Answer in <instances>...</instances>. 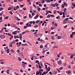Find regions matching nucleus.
<instances>
[{
	"mask_svg": "<svg viewBox=\"0 0 75 75\" xmlns=\"http://www.w3.org/2000/svg\"><path fill=\"white\" fill-rule=\"evenodd\" d=\"M9 13H10V14H11V15H12L13 13L11 11H10L9 12Z\"/></svg>",
	"mask_w": 75,
	"mask_h": 75,
	"instance_id": "nucleus-55",
	"label": "nucleus"
},
{
	"mask_svg": "<svg viewBox=\"0 0 75 75\" xmlns=\"http://www.w3.org/2000/svg\"><path fill=\"white\" fill-rule=\"evenodd\" d=\"M57 39H61L62 38V37H61V36H58L57 37Z\"/></svg>",
	"mask_w": 75,
	"mask_h": 75,
	"instance_id": "nucleus-12",
	"label": "nucleus"
},
{
	"mask_svg": "<svg viewBox=\"0 0 75 75\" xmlns=\"http://www.w3.org/2000/svg\"><path fill=\"white\" fill-rule=\"evenodd\" d=\"M46 2L47 3H48V2H51V1L50 0H47L46 1Z\"/></svg>",
	"mask_w": 75,
	"mask_h": 75,
	"instance_id": "nucleus-42",
	"label": "nucleus"
},
{
	"mask_svg": "<svg viewBox=\"0 0 75 75\" xmlns=\"http://www.w3.org/2000/svg\"><path fill=\"white\" fill-rule=\"evenodd\" d=\"M13 34H17V33H15V32H13L12 33Z\"/></svg>",
	"mask_w": 75,
	"mask_h": 75,
	"instance_id": "nucleus-58",
	"label": "nucleus"
},
{
	"mask_svg": "<svg viewBox=\"0 0 75 75\" xmlns=\"http://www.w3.org/2000/svg\"><path fill=\"white\" fill-rule=\"evenodd\" d=\"M29 16L30 18H31L32 17H32V16H31V14H29Z\"/></svg>",
	"mask_w": 75,
	"mask_h": 75,
	"instance_id": "nucleus-23",
	"label": "nucleus"
},
{
	"mask_svg": "<svg viewBox=\"0 0 75 75\" xmlns=\"http://www.w3.org/2000/svg\"><path fill=\"white\" fill-rule=\"evenodd\" d=\"M39 68L40 69H41L42 68H41V66H40V65H39Z\"/></svg>",
	"mask_w": 75,
	"mask_h": 75,
	"instance_id": "nucleus-50",
	"label": "nucleus"
},
{
	"mask_svg": "<svg viewBox=\"0 0 75 75\" xmlns=\"http://www.w3.org/2000/svg\"><path fill=\"white\" fill-rule=\"evenodd\" d=\"M55 4L56 7H58V4L57 3H55Z\"/></svg>",
	"mask_w": 75,
	"mask_h": 75,
	"instance_id": "nucleus-41",
	"label": "nucleus"
},
{
	"mask_svg": "<svg viewBox=\"0 0 75 75\" xmlns=\"http://www.w3.org/2000/svg\"><path fill=\"white\" fill-rule=\"evenodd\" d=\"M57 70V71H58L59 73H60V71L58 69V68H57L56 69Z\"/></svg>",
	"mask_w": 75,
	"mask_h": 75,
	"instance_id": "nucleus-46",
	"label": "nucleus"
},
{
	"mask_svg": "<svg viewBox=\"0 0 75 75\" xmlns=\"http://www.w3.org/2000/svg\"><path fill=\"white\" fill-rule=\"evenodd\" d=\"M40 65L42 67L43 66V64H42V62H40Z\"/></svg>",
	"mask_w": 75,
	"mask_h": 75,
	"instance_id": "nucleus-28",
	"label": "nucleus"
},
{
	"mask_svg": "<svg viewBox=\"0 0 75 75\" xmlns=\"http://www.w3.org/2000/svg\"><path fill=\"white\" fill-rule=\"evenodd\" d=\"M69 20V18H67L64 19V20H65V21H67V20Z\"/></svg>",
	"mask_w": 75,
	"mask_h": 75,
	"instance_id": "nucleus-37",
	"label": "nucleus"
},
{
	"mask_svg": "<svg viewBox=\"0 0 75 75\" xmlns=\"http://www.w3.org/2000/svg\"><path fill=\"white\" fill-rule=\"evenodd\" d=\"M13 1L15 3H17V0H14Z\"/></svg>",
	"mask_w": 75,
	"mask_h": 75,
	"instance_id": "nucleus-57",
	"label": "nucleus"
},
{
	"mask_svg": "<svg viewBox=\"0 0 75 75\" xmlns=\"http://www.w3.org/2000/svg\"><path fill=\"white\" fill-rule=\"evenodd\" d=\"M52 7H55V4H53L52 5Z\"/></svg>",
	"mask_w": 75,
	"mask_h": 75,
	"instance_id": "nucleus-53",
	"label": "nucleus"
},
{
	"mask_svg": "<svg viewBox=\"0 0 75 75\" xmlns=\"http://www.w3.org/2000/svg\"><path fill=\"white\" fill-rule=\"evenodd\" d=\"M67 23V21H65V20H64L63 22V23L64 24H66Z\"/></svg>",
	"mask_w": 75,
	"mask_h": 75,
	"instance_id": "nucleus-22",
	"label": "nucleus"
},
{
	"mask_svg": "<svg viewBox=\"0 0 75 75\" xmlns=\"http://www.w3.org/2000/svg\"><path fill=\"white\" fill-rule=\"evenodd\" d=\"M12 27H13V28H15V27H16V25H12Z\"/></svg>",
	"mask_w": 75,
	"mask_h": 75,
	"instance_id": "nucleus-17",
	"label": "nucleus"
},
{
	"mask_svg": "<svg viewBox=\"0 0 75 75\" xmlns=\"http://www.w3.org/2000/svg\"><path fill=\"white\" fill-rule=\"evenodd\" d=\"M24 28L25 29H26V28H27V26H24Z\"/></svg>",
	"mask_w": 75,
	"mask_h": 75,
	"instance_id": "nucleus-52",
	"label": "nucleus"
},
{
	"mask_svg": "<svg viewBox=\"0 0 75 75\" xmlns=\"http://www.w3.org/2000/svg\"><path fill=\"white\" fill-rule=\"evenodd\" d=\"M62 37L64 39H67V38L66 36L65 35H62Z\"/></svg>",
	"mask_w": 75,
	"mask_h": 75,
	"instance_id": "nucleus-3",
	"label": "nucleus"
},
{
	"mask_svg": "<svg viewBox=\"0 0 75 75\" xmlns=\"http://www.w3.org/2000/svg\"><path fill=\"white\" fill-rule=\"evenodd\" d=\"M53 13L54 14H56V13H57V11L56 10L54 11Z\"/></svg>",
	"mask_w": 75,
	"mask_h": 75,
	"instance_id": "nucleus-32",
	"label": "nucleus"
},
{
	"mask_svg": "<svg viewBox=\"0 0 75 75\" xmlns=\"http://www.w3.org/2000/svg\"><path fill=\"white\" fill-rule=\"evenodd\" d=\"M67 11V8H64V12L65 13L66 12V11Z\"/></svg>",
	"mask_w": 75,
	"mask_h": 75,
	"instance_id": "nucleus-44",
	"label": "nucleus"
},
{
	"mask_svg": "<svg viewBox=\"0 0 75 75\" xmlns=\"http://www.w3.org/2000/svg\"><path fill=\"white\" fill-rule=\"evenodd\" d=\"M7 68L8 69H10V70H12V69H13V68H12V67H8Z\"/></svg>",
	"mask_w": 75,
	"mask_h": 75,
	"instance_id": "nucleus-20",
	"label": "nucleus"
},
{
	"mask_svg": "<svg viewBox=\"0 0 75 75\" xmlns=\"http://www.w3.org/2000/svg\"><path fill=\"white\" fill-rule=\"evenodd\" d=\"M20 56L21 58H23L24 57V56L23 55V54L21 53L20 54Z\"/></svg>",
	"mask_w": 75,
	"mask_h": 75,
	"instance_id": "nucleus-14",
	"label": "nucleus"
},
{
	"mask_svg": "<svg viewBox=\"0 0 75 75\" xmlns=\"http://www.w3.org/2000/svg\"><path fill=\"white\" fill-rule=\"evenodd\" d=\"M11 52H12V53H14V51L13 50V49H11Z\"/></svg>",
	"mask_w": 75,
	"mask_h": 75,
	"instance_id": "nucleus-34",
	"label": "nucleus"
},
{
	"mask_svg": "<svg viewBox=\"0 0 75 75\" xmlns=\"http://www.w3.org/2000/svg\"><path fill=\"white\" fill-rule=\"evenodd\" d=\"M44 49L43 50L44 51H48L49 50V49L48 48H45V47L44 48Z\"/></svg>",
	"mask_w": 75,
	"mask_h": 75,
	"instance_id": "nucleus-6",
	"label": "nucleus"
},
{
	"mask_svg": "<svg viewBox=\"0 0 75 75\" xmlns=\"http://www.w3.org/2000/svg\"><path fill=\"white\" fill-rule=\"evenodd\" d=\"M51 17V15L49 14L47 16V18H50Z\"/></svg>",
	"mask_w": 75,
	"mask_h": 75,
	"instance_id": "nucleus-30",
	"label": "nucleus"
},
{
	"mask_svg": "<svg viewBox=\"0 0 75 75\" xmlns=\"http://www.w3.org/2000/svg\"><path fill=\"white\" fill-rule=\"evenodd\" d=\"M47 29V27H45L44 28V30H46Z\"/></svg>",
	"mask_w": 75,
	"mask_h": 75,
	"instance_id": "nucleus-64",
	"label": "nucleus"
},
{
	"mask_svg": "<svg viewBox=\"0 0 75 75\" xmlns=\"http://www.w3.org/2000/svg\"><path fill=\"white\" fill-rule=\"evenodd\" d=\"M38 16H39V15H37L36 16L34 17V19H37V18H38Z\"/></svg>",
	"mask_w": 75,
	"mask_h": 75,
	"instance_id": "nucleus-8",
	"label": "nucleus"
},
{
	"mask_svg": "<svg viewBox=\"0 0 75 75\" xmlns=\"http://www.w3.org/2000/svg\"><path fill=\"white\" fill-rule=\"evenodd\" d=\"M35 37H38V34H37L35 35Z\"/></svg>",
	"mask_w": 75,
	"mask_h": 75,
	"instance_id": "nucleus-63",
	"label": "nucleus"
},
{
	"mask_svg": "<svg viewBox=\"0 0 75 75\" xmlns=\"http://www.w3.org/2000/svg\"><path fill=\"white\" fill-rule=\"evenodd\" d=\"M19 38L20 39H21V38H22V34H19Z\"/></svg>",
	"mask_w": 75,
	"mask_h": 75,
	"instance_id": "nucleus-10",
	"label": "nucleus"
},
{
	"mask_svg": "<svg viewBox=\"0 0 75 75\" xmlns=\"http://www.w3.org/2000/svg\"><path fill=\"white\" fill-rule=\"evenodd\" d=\"M68 55L70 56H71V57H70V58H73V55H72V54L69 53L68 54Z\"/></svg>",
	"mask_w": 75,
	"mask_h": 75,
	"instance_id": "nucleus-2",
	"label": "nucleus"
},
{
	"mask_svg": "<svg viewBox=\"0 0 75 75\" xmlns=\"http://www.w3.org/2000/svg\"><path fill=\"white\" fill-rule=\"evenodd\" d=\"M18 58L19 61H21V59L20 57H18Z\"/></svg>",
	"mask_w": 75,
	"mask_h": 75,
	"instance_id": "nucleus-27",
	"label": "nucleus"
},
{
	"mask_svg": "<svg viewBox=\"0 0 75 75\" xmlns=\"http://www.w3.org/2000/svg\"><path fill=\"white\" fill-rule=\"evenodd\" d=\"M58 48V46L55 45L53 47V48Z\"/></svg>",
	"mask_w": 75,
	"mask_h": 75,
	"instance_id": "nucleus-26",
	"label": "nucleus"
},
{
	"mask_svg": "<svg viewBox=\"0 0 75 75\" xmlns=\"http://www.w3.org/2000/svg\"><path fill=\"white\" fill-rule=\"evenodd\" d=\"M4 9V8H0V11H1L2 10H3Z\"/></svg>",
	"mask_w": 75,
	"mask_h": 75,
	"instance_id": "nucleus-35",
	"label": "nucleus"
},
{
	"mask_svg": "<svg viewBox=\"0 0 75 75\" xmlns=\"http://www.w3.org/2000/svg\"><path fill=\"white\" fill-rule=\"evenodd\" d=\"M8 18V16H6L5 18V20H7Z\"/></svg>",
	"mask_w": 75,
	"mask_h": 75,
	"instance_id": "nucleus-39",
	"label": "nucleus"
},
{
	"mask_svg": "<svg viewBox=\"0 0 75 75\" xmlns=\"http://www.w3.org/2000/svg\"><path fill=\"white\" fill-rule=\"evenodd\" d=\"M14 11H16V10H17V7H16V6H15L14 7Z\"/></svg>",
	"mask_w": 75,
	"mask_h": 75,
	"instance_id": "nucleus-33",
	"label": "nucleus"
},
{
	"mask_svg": "<svg viewBox=\"0 0 75 75\" xmlns=\"http://www.w3.org/2000/svg\"><path fill=\"white\" fill-rule=\"evenodd\" d=\"M38 25H35V26H34V27H35V28H37V27H38Z\"/></svg>",
	"mask_w": 75,
	"mask_h": 75,
	"instance_id": "nucleus-43",
	"label": "nucleus"
},
{
	"mask_svg": "<svg viewBox=\"0 0 75 75\" xmlns=\"http://www.w3.org/2000/svg\"><path fill=\"white\" fill-rule=\"evenodd\" d=\"M63 69V67H61L59 69V70H61V69Z\"/></svg>",
	"mask_w": 75,
	"mask_h": 75,
	"instance_id": "nucleus-54",
	"label": "nucleus"
},
{
	"mask_svg": "<svg viewBox=\"0 0 75 75\" xmlns=\"http://www.w3.org/2000/svg\"><path fill=\"white\" fill-rule=\"evenodd\" d=\"M51 38L52 40H53L55 39V38H54V36H52Z\"/></svg>",
	"mask_w": 75,
	"mask_h": 75,
	"instance_id": "nucleus-31",
	"label": "nucleus"
},
{
	"mask_svg": "<svg viewBox=\"0 0 75 75\" xmlns=\"http://www.w3.org/2000/svg\"><path fill=\"white\" fill-rule=\"evenodd\" d=\"M22 64H25V65H27V63L26 62H22Z\"/></svg>",
	"mask_w": 75,
	"mask_h": 75,
	"instance_id": "nucleus-18",
	"label": "nucleus"
},
{
	"mask_svg": "<svg viewBox=\"0 0 75 75\" xmlns=\"http://www.w3.org/2000/svg\"><path fill=\"white\" fill-rule=\"evenodd\" d=\"M65 2H64V4L62 5V8H64V7H65V5H66L67 4L65 3Z\"/></svg>",
	"mask_w": 75,
	"mask_h": 75,
	"instance_id": "nucleus-4",
	"label": "nucleus"
},
{
	"mask_svg": "<svg viewBox=\"0 0 75 75\" xmlns=\"http://www.w3.org/2000/svg\"><path fill=\"white\" fill-rule=\"evenodd\" d=\"M67 68H68L69 69H70V68H71V66L69 65L67 66Z\"/></svg>",
	"mask_w": 75,
	"mask_h": 75,
	"instance_id": "nucleus-36",
	"label": "nucleus"
},
{
	"mask_svg": "<svg viewBox=\"0 0 75 75\" xmlns=\"http://www.w3.org/2000/svg\"><path fill=\"white\" fill-rule=\"evenodd\" d=\"M57 64L59 65H61L62 64V62L61 61V60H59V61L57 62Z\"/></svg>",
	"mask_w": 75,
	"mask_h": 75,
	"instance_id": "nucleus-5",
	"label": "nucleus"
},
{
	"mask_svg": "<svg viewBox=\"0 0 75 75\" xmlns=\"http://www.w3.org/2000/svg\"><path fill=\"white\" fill-rule=\"evenodd\" d=\"M26 9H27V8H23V10H24L25 11V10H26Z\"/></svg>",
	"mask_w": 75,
	"mask_h": 75,
	"instance_id": "nucleus-45",
	"label": "nucleus"
},
{
	"mask_svg": "<svg viewBox=\"0 0 75 75\" xmlns=\"http://www.w3.org/2000/svg\"><path fill=\"white\" fill-rule=\"evenodd\" d=\"M72 34L74 35L75 34V32H72Z\"/></svg>",
	"mask_w": 75,
	"mask_h": 75,
	"instance_id": "nucleus-62",
	"label": "nucleus"
},
{
	"mask_svg": "<svg viewBox=\"0 0 75 75\" xmlns=\"http://www.w3.org/2000/svg\"><path fill=\"white\" fill-rule=\"evenodd\" d=\"M22 65L23 67V68H25V64H22Z\"/></svg>",
	"mask_w": 75,
	"mask_h": 75,
	"instance_id": "nucleus-24",
	"label": "nucleus"
},
{
	"mask_svg": "<svg viewBox=\"0 0 75 75\" xmlns=\"http://www.w3.org/2000/svg\"><path fill=\"white\" fill-rule=\"evenodd\" d=\"M0 37L1 38H4L5 37H6V36L5 35H0Z\"/></svg>",
	"mask_w": 75,
	"mask_h": 75,
	"instance_id": "nucleus-1",
	"label": "nucleus"
},
{
	"mask_svg": "<svg viewBox=\"0 0 75 75\" xmlns=\"http://www.w3.org/2000/svg\"><path fill=\"white\" fill-rule=\"evenodd\" d=\"M11 7H9L8 8V10H11Z\"/></svg>",
	"mask_w": 75,
	"mask_h": 75,
	"instance_id": "nucleus-51",
	"label": "nucleus"
},
{
	"mask_svg": "<svg viewBox=\"0 0 75 75\" xmlns=\"http://www.w3.org/2000/svg\"><path fill=\"white\" fill-rule=\"evenodd\" d=\"M36 72H37L36 74V75H39V73H39V72L38 71H36Z\"/></svg>",
	"mask_w": 75,
	"mask_h": 75,
	"instance_id": "nucleus-21",
	"label": "nucleus"
},
{
	"mask_svg": "<svg viewBox=\"0 0 75 75\" xmlns=\"http://www.w3.org/2000/svg\"><path fill=\"white\" fill-rule=\"evenodd\" d=\"M10 49H7V50H6V51H7V53H9V52H10Z\"/></svg>",
	"mask_w": 75,
	"mask_h": 75,
	"instance_id": "nucleus-16",
	"label": "nucleus"
},
{
	"mask_svg": "<svg viewBox=\"0 0 75 75\" xmlns=\"http://www.w3.org/2000/svg\"><path fill=\"white\" fill-rule=\"evenodd\" d=\"M45 74V71L44 72L42 73V75H44V74Z\"/></svg>",
	"mask_w": 75,
	"mask_h": 75,
	"instance_id": "nucleus-60",
	"label": "nucleus"
},
{
	"mask_svg": "<svg viewBox=\"0 0 75 75\" xmlns=\"http://www.w3.org/2000/svg\"><path fill=\"white\" fill-rule=\"evenodd\" d=\"M20 7L21 8H23L24 7V6L23 5H20Z\"/></svg>",
	"mask_w": 75,
	"mask_h": 75,
	"instance_id": "nucleus-29",
	"label": "nucleus"
},
{
	"mask_svg": "<svg viewBox=\"0 0 75 75\" xmlns=\"http://www.w3.org/2000/svg\"><path fill=\"white\" fill-rule=\"evenodd\" d=\"M40 18H43V16H42L41 15L40 16Z\"/></svg>",
	"mask_w": 75,
	"mask_h": 75,
	"instance_id": "nucleus-59",
	"label": "nucleus"
},
{
	"mask_svg": "<svg viewBox=\"0 0 75 75\" xmlns=\"http://www.w3.org/2000/svg\"><path fill=\"white\" fill-rule=\"evenodd\" d=\"M9 46L10 47H13L12 42H10L9 43Z\"/></svg>",
	"mask_w": 75,
	"mask_h": 75,
	"instance_id": "nucleus-11",
	"label": "nucleus"
},
{
	"mask_svg": "<svg viewBox=\"0 0 75 75\" xmlns=\"http://www.w3.org/2000/svg\"><path fill=\"white\" fill-rule=\"evenodd\" d=\"M41 3H42V4L44 3H45V1H44V0H42L41 1Z\"/></svg>",
	"mask_w": 75,
	"mask_h": 75,
	"instance_id": "nucleus-49",
	"label": "nucleus"
},
{
	"mask_svg": "<svg viewBox=\"0 0 75 75\" xmlns=\"http://www.w3.org/2000/svg\"><path fill=\"white\" fill-rule=\"evenodd\" d=\"M62 14H63V18H65V13H64V12H62Z\"/></svg>",
	"mask_w": 75,
	"mask_h": 75,
	"instance_id": "nucleus-13",
	"label": "nucleus"
},
{
	"mask_svg": "<svg viewBox=\"0 0 75 75\" xmlns=\"http://www.w3.org/2000/svg\"><path fill=\"white\" fill-rule=\"evenodd\" d=\"M48 44H49V43H47L46 45H45V47H46V48L47 47V46L48 45Z\"/></svg>",
	"mask_w": 75,
	"mask_h": 75,
	"instance_id": "nucleus-19",
	"label": "nucleus"
},
{
	"mask_svg": "<svg viewBox=\"0 0 75 75\" xmlns=\"http://www.w3.org/2000/svg\"><path fill=\"white\" fill-rule=\"evenodd\" d=\"M40 48H43V46L42 45H41L40 46Z\"/></svg>",
	"mask_w": 75,
	"mask_h": 75,
	"instance_id": "nucleus-47",
	"label": "nucleus"
},
{
	"mask_svg": "<svg viewBox=\"0 0 75 75\" xmlns=\"http://www.w3.org/2000/svg\"><path fill=\"white\" fill-rule=\"evenodd\" d=\"M20 12L22 14H24V11L21 10L20 11Z\"/></svg>",
	"mask_w": 75,
	"mask_h": 75,
	"instance_id": "nucleus-15",
	"label": "nucleus"
},
{
	"mask_svg": "<svg viewBox=\"0 0 75 75\" xmlns=\"http://www.w3.org/2000/svg\"><path fill=\"white\" fill-rule=\"evenodd\" d=\"M68 74H69L70 75V74H71V71H68Z\"/></svg>",
	"mask_w": 75,
	"mask_h": 75,
	"instance_id": "nucleus-48",
	"label": "nucleus"
},
{
	"mask_svg": "<svg viewBox=\"0 0 75 75\" xmlns=\"http://www.w3.org/2000/svg\"><path fill=\"white\" fill-rule=\"evenodd\" d=\"M26 32H28H28H29V31L28 30H27L26 31H24L22 33V34L23 35H24V34H25V33H26Z\"/></svg>",
	"mask_w": 75,
	"mask_h": 75,
	"instance_id": "nucleus-9",
	"label": "nucleus"
},
{
	"mask_svg": "<svg viewBox=\"0 0 75 75\" xmlns=\"http://www.w3.org/2000/svg\"><path fill=\"white\" fill-rule=\"evenodd\" d=\"M40 21L39 20H37L36 21V23H38L40 22Z\"/></svg>",
	"mask_w": 75,
	"mask_h": 75,
	"instance_id": "nucleus-38",
	"label": "nucleus"
},
{
	"mask_svg": "<svg viewBox=\"0 0 75 75\" xmlns=\"http://www.w3.org/2000/svg\"><path fill=\"white\" fill-rule=\"evenodd\" d=\"M37 8L38 11H40V10H41V8H40L39 7V6H37Z\"/></svg>",
	"mask_w": 75,
	"mask_h": 75,
	"instance_id": "nucleus-7",
	"label": "nucleus"
},
{
	"mask_svg": "<svg viewBox=\"0 0 75 75\" xmlns=\"http://www.w3.org/2000/svg\"><path fill=\"white\" fill-rule=\"evenodd\" d=\"M61 1H62V0H60L59 1V3H61Z\"/></svg>",
	"mask_w": 75,
	"mask_h": 75,
	"instance_id": "nucleus-61",
	"label": "nucleus"
},
{
	"mask_svg": "<svg viewBox=\"0 0 75 75\" xmlns=\"http://www.w3.org/2000/svg\"><path fill=\"white\" fill-rule=\"evenodd\" d=\"M9 71H10V70H7L6 71V73H7L8 74H9V72H8Z\"/></svg>",
	"mask_w": 75,
	"mask_h": 75,
	"instance_id": "nucleus-25",
	"label": "nucleus"
},
{
	"mask_svg": "<svg viewBox=\"0 0 75 75\" xmlns=\"http://www.w3.org/2000/svg\"><path fill=\"white\" fill-rule=\"evenodd\" d=\"M12 43H13V44H15V43H16V41H15V40H13L12 42Z\"/></svg>",
	"mask_w": 75,
	"mask_h": 75,
	"instance_id": "nucleus-40",
	"label": "nucleus"
},
{
	"mask_svg": "<svg viewBox=\"0 0 75 75\" xmlns=\"http://www.w3.org/2000/svg\"><path fill=\"white\" fill-rule=\"evenodd\" d=\"M72 37H73V35L72 34H71L70 35V37H71V38H72Z\"/></svg>",
	"mask_w": 75,
	"mask_h": 75,
	"instance_id": "nucleus-56",
	"label": "nucleus"
}]
</instances>
